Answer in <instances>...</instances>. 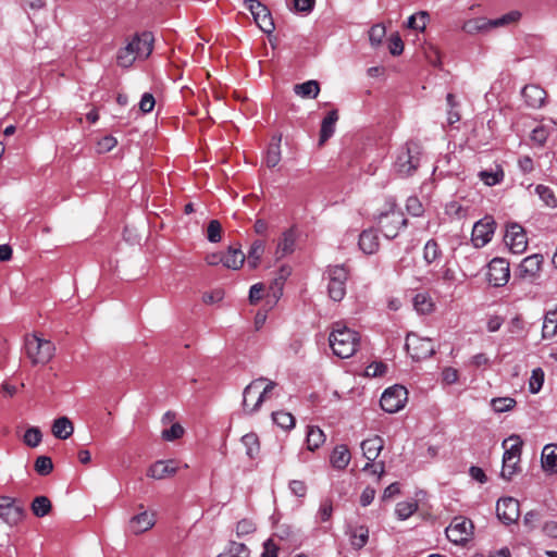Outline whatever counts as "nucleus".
Instances as JSON below:
<instances>
[{
	"instance_id": "nucleus-13",
	"label": "nucleus",
	"mask_w": 557,
	"mask_h": 557,
	"mask_svg": "<svg viewBox=\"0 0 557 557\" xmlns=\"http://www.w3.org/2000/svg\"><path fill=\"white\" fill-rule=\"evenodd\" d=\"M495 231V221L492 216H484L472 228L471 242L475 248H482L488 244Z\"/></svg>"
},
{
	"instance_id": "nucleus-17",
	"label": "nucleus",
	"mask_w": 557,
	"mask_h": 557,
	"mask_svg": "<svg viewBox=\"0 0 557 557\" xmlns=\"http://www.w3.org/2000/svg\"><path fill=\"white\" fill-rule=\"evenodd\" d=\"M24 510L11 498L0 500V519L10 527L16 525L23 519Z\"/></svg>"
},
{
	"instance_id": "nucleus-24",
	"label": "nucleus",
	"mask_w": 557,
	"mask_h": 557,
	"mask_svg": "<svg viewBox=\"0 0 557 557\" xmlns=\"http://www.w3.org/2000/svg\"><path fill=\"white\" fill-rule=\"evenodd\" d=\"M338 121L337 110H331L326 116L322 120L319 145L322 146L327 139H330L335 133V126Z\"/></svg>"
},
{
	"instance_id": "nucleus-7",
	"label": "nucleus",
	"mask_w": 557,
	"mask_h": 557,
	"mask_svg": "<svg viewBox=\"0 0 557 557\" xmlns=\"http://www.w3.org/2000/svg\"><path fill=\"white\" fill-rule=\"evenodd\" d=\"M421 148L417 143H408L397 154L395 170L401 176L411 175L420 164Z\"/></svg>"
},
{
	"instance_id": "nucleus-4",
	"label": "nucleus",
	"mask_w": 557,
	"mask_h": 557,
	"mask_svg": "<svg viewBox=\"0 0 557 557\" xmlns=\"http://www.w3.org/2000/svg\"><path fill=\"white\" fill-rule=\"evenodd\" d=\"M24 350L33 366H46L54 356L55 347L52 342L38 336L27 334L24 338Z\"/></svg>"
},
{
	"instance_id": "nucleus-53",
	"label": "nucleus",
	"mask_w": 557,
	"mask_h": 557,
	"mask_svg": "<svg viewBox=\"0 0 557 557\" xmlns=\"http://www.w3.org/2000/svg\"><path fill=\"white\" fill-rule=\"evenodd\" d=\"M184 435V428L175 422L172 423L170 429H164L161 433L162 440L166 442H173L175 440L181 438Z\"/></svg>"
},
{
	"instance_id": "nucleus-1",
	"label": "nucleus",
	"mask_w": 557,
	"mask_h": 557,
	"mask_svg": "<svg viewBox=\"0 0 557 557\" xmlns=\"http://www.w3.org/2000/svg\"><path fill=\"white\" fill-rule=\"evenodd\" d=\"M153 49V37L151 33L136 34L122 48L117 50L116 63L119 66L128 69L136 60L147 59Z\"/></svg>"
},
{
	"instance_id": "nucleus-47",
	"label": "nucleus",
	"mask_w": 557,
	"mask_h": 557,
	"mask_svg": "<svg viewBox=\"0 0 557 557\" xmlns=\"http://www.w3.org/2000/svg\"><path fill=\"white\" fill-rule=\"evenodd\" d=\"M242 443L246 447V454L249 458H255L259 454V441L255 433L244 435Z\"/></svg>"
},
{
	"instance_id": "nucleus-61",
	"label": "nucleus",
	"mask_w": 557,
	"mask_h": 557,
	"mask_svg": "<svg viewBox=\"0 0 557 557\" xmlns=\"http://www.w3.org/2000/svg\"><path fill=\"white\" fill-rule=\"evenodd\" d=\"M548 134L549 132L546 126L540 125L532 131L531 139L539 145H544L547 140Z\"/></svg>"
},
{
	"instance_id": "nucleus-36",
	"label": "nucleus",
	"mask_w": 557,
	"mask_h": 557,
	"mask_svg": "<svg viewBox=\"0 0 557 557\" xmlns=\"http://www.w3.org/2000/svg\"><path fill=\"white\" fill-rule=\"evenodd\" d=\"M443 256L442 249L435 239H429L423 248V260L431 264L438 261Z\"/></svg>"
},
{
	"instance_id": "nucleus-45",
	"label": "nucleus",
	"mask_w": 557,
	"mask_h": 557,
	"mask_svg": "<svg viewBox=\"0 0 557 557\" xmlns=\"http://www.w3.org/2000/svg\"><path fill=\"white\" fill-rule=\"evenodd\" d=\"M429 22V13L425 11H419L418 13L409 16L407 21V27L423 32L426 27V24Z\"/></svg>"
},
{
	"instance_id": "nucleus-38",
	"label": "nucleus",
	"mask_w": 557,
	"mask_h": 557,
	"mask_svg": "<svg viewBox=\"0 0 557 557\" xmlns=\"http://www.w3.org/2000/svg\"><path fill=\"white\" fill-rule=\"evenodd\" d=\"M325 442L323 431L318 426H309L307 432V447L313 451Z\"/></svg>"
},
{
	"instance_id": "nucleus-23",
	"label": "nucleus",
	"mask_w": 557,
	"mask_h": 557,
	"mask_svg": "<svg viewBox=\"0 0 557 557\" xmlns=\"http://www.w3.org/2000/svg\"><path fill=\"white\" fill-rule=\"evenodd\" d=\"M383 447L384 441L381 436L377 435L367 438L361 443L363 456L368 461H375Z\"/></svg>"
},
{
	"instance_id": "nucleus-46",
	"label": "nucleus",
	"mask_w": 557,
	"mask_h": 557,
	"mask_svg": "<svg viewBox=\"0 0 557 557\" xmlns=\"http://www.w3.org/2000/svg\"><path fill=\"white\" fill-rule=\"evenodd\" d=\"M32 510L36 517H45L51 510V502L46 496H37L32 503Z\"/></svg>"
},
{
	"instance_id": "nucleus-54",
	"label": "nucleus",
	"mask_w": 557,
	"mask_h": 557,
	"mask_svg": "<svg viewBox=\"0 0 557 557\" xmlns=\"http://www.w3.org/2000/svg\"><path fill=\"white\" fill-rule=\"evenodd\" d=\"M386 35V29L382 24L373 25L369 30V40L372 47H377L382 44Z\"/></svg>"
},
{
	"instance_id": "nucleus-48",
	"label": "nucleus",
	"mask_w": 557,
	"mask_h": 557,
	"mask_svg": "<svg viewBox=\"0 0 557 557\" xmlns=\"http://www.w3.org/2000/svg\"><path fill=\"white\" fill-rule=\"evenodd\" d=\"M418 504L414 500L400 502L396 505L395 512L400 520H406L416 512Z\"/></svg>"
},
{
	"instance_id": "nucleus-3",
	"label": "nucleus",
	"mask_w": 557,
	"mask_h": 557,
	"mask_svg": "<svg viewBox=\"0 0 557 557\" xmlns=\"http://www.w3.org/2000/svg\"><path fill=\"white\" fill-rule=\"evenodd\" d=\"M359 342L360 337L356 331L348 329L342 322L333 324L329 343L334 355L343 359L351 357L356 352Z\"/></svg>"
},
{
	"instance_id": "nucleus-42",
	"label": "nucleus",
	"mask_w": 557,
	"mask_h": 557,
	"mask_svg": "<svg viewBox=\"0 0 557 557\" xmlns=\"http://www.w3.org/2000/svg\"><path fill=\"white\" fill-rule=\"evenodd\" d=\"M535 193L545 206L553 209L557 208V197L550 187L540 184L535 187Z\"/></svg>"
},
{
	"instance_id": "nucleus-12",
	"label": "nucleus",
	"mask_w": 557,
	"mask_h": 557,
	"mask_svg": "<svg viewBox=\"0 0 557 557\" xmlns=\"http://www.w3.org/2000/svg\"><path fill=\"white\" fill-rule=\"evenodd\" d=\"M244 5L250 11L256 24L262 32L271 34L274 30L275 26L271 12L264 4L258 0H245Z\"/></svg>"
},
{
	"instance_id": "nucleus-14",
	"label": "nucleus",
	"mask_w": 557,
	"mask_h": 557,
	"mask_svg": "<svg viewBox=\"0 0 557 557\" xmlns=\"http://www.w3.org/2000/svg\"><path fill=\"white\" fill-rule=\"evenodd\" d=\"M496 515L505 524H511L518 521L520 517L519 502L513 497H504L497 500Z\"/></svg>"
},
{
	"instance_id": "nucleus-16",
	"label": "nucleus",
	"mask_w": 557,
	"mask_h": 557,
	"mask_svg": "<svg viewBox=\"0 0 557 557\" xmlns=\"http://www.w3.org/2000/svg\"><path fill=\"white\" fill-rule=\"evenodd\" d=\"M510 277L509 262L503 258H494L488 263L487 280L493 286L499 287L507 284Z\"/></svg>"
},
{
	"instance_id": "nucleus-50",
	"label": "nucleus",
	"mask_w": 557,
	"mask_h": 557,
	"mask_svg": "<svg viewBox=\"0 0 557 557\" xmlns=\"http://www.w3.org/2000/svg\"><path fill=\"white\" fill-rule=\"evenodd\" d=\"M42 440V434L39 428L30 426L25 431L23 436V442L26 446L35 448L37 447Z\"/></svg>"
},
{
	"instance_id": "nucleus-18",
	"label": "nucleus",
	"mask_w": 557,
	"mask_h": 557,
	"mask_svg": "<svg viewBox=\"0 0 557 557\" xmlns=\"http://www.w3.org/2000/svg\"><path fill=\"white\" fill-rule=\"evenodd\" d=\"M505 242L513 253H522L528 246V240L523 228L520 225H510L505 235Z\"/></svg>"
},
{
	"instance_id": "nucleus-63",
	"label": "nucleus",
	"mask_w": 557,
	"mask_h": 557,
	"mask_svg": "<svg viewBox=\"0 0 557 557\" xmlns=\"http://www.w3.org/2000/svg\"><path fill=\"white\" fill-rule=\"evenodd\" d=\"M386 370L387 367L383 362H372L366 368V375L371 377L381 376Z\"/></svg>"
},
{
	"instance_id": "nucleus-39",
	"label": "nucleus",
	"mask_w": 557,
	"mask_h": 557,
	"mask_svg": "<svg viewBox=\"0 0 557 557\" xmlns=\"http://www.w3.org/2000/svg\"><path fill=\"white\" fill-rule=\"evenodd\" d=\"M413 307L419 313L428 314L433 311L434 304L428 294L419 293L413 297Z\"/></svg>"
},
{
	"instance_id": "nucleus-15",
	"label": "nucleus",
	"mask_w": 557,
	"mask_h": 557,
	"mask_svg": "<svg viewBox=\"0 0 557 557\" xmlns=\"http://www.w3.org/2000/svg\"><path fill=\"white\" fill-rule=\"evenodd\" d=\"M543 261V256L539 253L525 257L518 267V277L528 282H534L540 276Z\"/></svg>"
},
{
	"instance_id": "nucleus-31",
	"label": "nucleus",
	"mask_w": 557,
	"mask_h": 557,
	"mask_svg": "<svg viewBox=\"0 0 557 557\" xmlns=\"http://www.w3.org/2000/svg\"><path fill=\"white\" fill-rule=\"evenodd\" d=\"M245 261V255L240 249L230 247L226 253H223L222 264L232 270H238Z\"/></svg>"
},
{
	"instance_id": "nucleus-29",
	"label": "nucleus",
	"mask_w": 557,
	"mask_h": 557,
	"mask_svg": "<svg viewBox=\"0 0 557 557\" xmlns=\"http://www.w3.org/2000/svg\"><path fill=\"white\" fill-rule=\"evenodd\" d=\"M74 432L73 423L66 417H60L52 424V434L60 440L69 438Z\"/></svg>"
},
{
	"instance_id": "nucleus-8",
	"label": "nucleus",
	"mask_w": 557,
	"mask_h": 557,
	"mask_svg": "<svg viewBox=\"0 0 557 557\" xmlns=\"http://www.w3.org/2000/svg\"><path fill=\"white\" fill-rule=\"evenodd\" d=\"M327 292L331 299L341 301L346 295L348 271L344 265L329 267L326 270Z\"/></svg>"
},
{
	"instance_id": "nucleus-62",
	"label": "nucleus",
	"mask_w": 557,
	"mask_h": 557,
	"mask_svg": "<svg viewBox=\"0 0 557 557\" xmlns=\"http://www.w3.org/2000/svg\"><path fill=\"white\" fill-rule=\"evenodd\" d=\"M388 50L393 55H399L404 50V42L398 34L388 39Z\"/></svg>"
},
{
	"instance_id": "nucleus-57",
	"label": "nucleus",
	"mask_w": 557,
	"mask_h": 557,
	"mask_svg": "<svg viewBox=\"0 0 557 557\" xmlns=\"http://www.w3.org/2000/svg\"><path fill=\"white\" fill-rule=\"evenodd\" d=\"M407 211L413 216H420L423 213V207L418 197L411 196L406 201Z\"/></svg>"
},
{
	"instance_id": "nucleus-25",
	"label": "nucleus",
	"mask_w": 557,
	"mask_h": 557,
	"mask_svg": "<svg viewBox=\"0 0 557 557\" xmlns=\"http://www.w3.org/2000/svg\"><path fill=\"white\" fill-rule=\"evenodd\" d=\"M359 248L367 255H373L379 250L380 243L374 230H364L359 236Z\"/></svg>"
},
{
	"instance_id": "nucleus-5",
	"label": "nucleus",
	"mask_w": 557,
	"mask_h": 557,
	"mask_svg": "<svg viewBox=\"0 0 557 557\" xmlns=\"http://www.w3.org/2000/svg\"><path fill=\"white\" fill-rule=\"evenodd\" d=\"M375 219L383 235L388 239L395 238L407 223L404 213L394 201L386 202L385 209L380 211Z\"/></svg>"
},
{
	"instance_id": "nucleus-28",
	"label": "nucleus",
	"mask_w": 557,
	"mask_h": 557,
	"mask_svg": "<svg viewBox=\"0 0 557 557\" xmlns=\"http://www.w3.org/2000/svg\"><path fill=\"white\" fill-rule=\"evenodd\" d=\"M348 535L351 546L355 549H361L368 543L369 529L366 525H357L350 528Z\"/></svg>"
},
{
	"instance_id": "nucleus-59",
	"label": "nucleus",
	"mask_w": 557,
	"mask_h": 557,
	"mask_svg": "<svg viewBox=\"0 0 557 557\" xmlns=\"http://www.w3.org/2000/svg\"><path fill=\"white\" fill-rule=\"evenodd\" d=\"M256 530L255 523L249 519H242L237 522L236 525V534L238 536H244L253 533Z\"/></svg>"
},
{
	"instance_id": "nucleus-35",
	"label": "nucleus",
	"mask_w": 557,
	"mask_h": 557,
	"mask_svg": "<svg viewBox=\"0 0 557 557\" xmlns=\"http://www.w3.org/2000/svg\"><path fill=\"white\" fill-rule=\"evenodd\" d=\"M522 18V12L519 10H511L499 17L492 18L495 28L509 27L517 25Z\"/></svg>"
},
{
	"instance_id": "nucleus-11",
	"label": "nucleus",
	"mask_w": 557,
	"mask_h": 557,
	"mask_svg": "<svg viewBox=\"0 0 557 557\" xmlns=\"http://www.w3.org/2000/svg\"><path fill=\"white\" fill-rule=\"evenodd\" d=\"M405 346L414 360L426 359L435 352L433 342L428 337H420L416 333L407 335Z\"/></svg>"
},
{
	"instance_id": "nucleus-49",
	"label": "nucleus",
	"mask_w": 557,
	"mask_h": 557,
	"mask_svg": "<svg viewBox=\"0 0 557 557\" xmlns=\"http://www.w3.org/2000/svg\"><path fill=\"white\" fill-rule=\"evenodd\" d=\"M517 401L511 397H497L491 400L493 410L497 413L507 412L516 406Z\"/></svg>"
},
{
	"instance_id": "nucleus-34",
	"label": "nucleus",
	"mask_w": 557,
	"mask_h": 557,
	"mask_svg": "<svg viewBox=\"0 0 557 557\" xmlns=\"http://www.w3.org/2000/svg\"><path fill=\"white\" fill-rule=\"evenodd\" d=\"M294 91L301 98L314 99L320 92V85L317 81H307L302 84L295 85Z\"/></svg>"
},
{
	"instance_id": "nucleus-20",
	"label": "nucleus",
	"mask_w": 557,
	"mask_h": 557,
	"mask_svg": "<svg viewBox=\"0 0 557 557\" xmlns=\"http://www.w3.org/2000/svg\"><path fill=\"white\" fill-rule=\"evenodd\" d=\"M178 467L174 459L158 460L147 470V476L154 480H162L176 473Z\"/></svg>"
},
{
	"instance_id": "nucleus-60",
	"label": "nucleus",
	"mask_w": 557,
	"mask_h": 557,
	"mask_svg": "<svg viewBox=\"0 0 557 557\" xmlns=\"http://www.w3.org/2000/svg\"><path fill=\"white\" fill-rule=\"evenodd\" d=\"M333 512V505L330 499H324L320 504L318 517L322 522L329 521Z\"/></svg>"
},
{
	"instance_id": "nucleus-56",
	"label": "nucleus",
	"mask_w": 557,
	"mask_h": 557,
	"mask_svg": "<svg viewBox=\"0 0 557 557\" xmlns=\"http://www.w3.org/2000/svg\"><path fill=\"white\" fill-rule=\"evenodd\" d=\"M222 225L218 220H211L207 228V238L210 243H219L221 240Z\"/></svg>"
},
{
	"instance_id": "nucleus-32",
	"label": "nucleus",
	"mask_w": 557,
	"mask_h": 557,
	"mask_svg": "<svg viewBox=\"0 0 557 557\" xmlns=\"http://www.w3.org/2000/svg\"><path fill=\"white\" fill-rule=\"evenodd\" d=\"M281 140H282L281 135L277 137H274L267 150L264 162L268 168H274L281 161Z\"/></svg>"
},
{
	"instance_id": "nucleus-41",
	"label": "nucleus",
	"mask_w": 557,
	"mask_h": 557,
	"mask_svg": "<svg viewBox=\"0 0 557 557\" xmlns=\"http://www.w3.org/2000/svg\"><path fill=\"white\" fill-rule=\"evenodd\" d=\"M504 171L500 166H496V169L494 171H481L479 173V177L481 178V181L487 185V186H495L497 184H499L500 182H503L504 180Z\"/></svg>"
},
{
	"instance_id": "nucleus-55",
	"label": "nucleus",
	"mask_w": 557,
	"mask_h": 557,
	"mask_svg": "<svg viewBox=\"0 0 557 557\" xmlns=\"http://www.w3.org/2000/svg\"><path fill=\"white\" fill-rule=\"evenodd\" d=\"M53 469V463L50 457L39 456L35 460V470L40 475H48Z\"/></svg>"
},
{
	"instance_id": "nucleus-44",
	"label": "nucleus",
	"mask_w": 557,
	"mask_h": 557,
	"mask_svg": "<svg viewBox=\"0 0 557 557\" xmlns=\"http://www.w3.org/2000/svg\"><path fill=\"white\" fill-rule=\"evenodd\" d=\"M216 557H249V549L243 543L231 542L227 548Z\"/></svg>"
},
{
	"instance_id": "nucleus-58",
	"label": "nucleus",
	"mask_w": 557,
	"mask_h": 557,
	"mask_svg": "<svg viewBox=\"0 0 557 557\" xmlns=\"http://www.w3.org/2000/svg\"><path fill=\"white\" fill-rule=\"evenodd\" d=\"M557 334V324L552 321V318L545 314L542 327L543 338H553Z\"/></svg>"
},
{
	"instance_id": "nucleus-22",
	"label": "nucleus",
	"mask_w": 557,
	"mask_h": 557,
	"mask_svg": "<svg viewBox=\"0 0 557 557\" xmlns=\"http://www.w3.org/2000/svg\"><path fill=\"white\" fill-rule=\"evenodd\" d=\"M522 97L528 107L539 109L544 104L546 91L537 85H527L522 89Z\"/></svg>"
},
{
	"instance_id": "nucleus-19",
	"label": "nucleus",
	"mask_w": 557,
	"mask_h": 557,
	"mask_svg": "<svg viewBox=\"0 0 557 557\" xmlns=\"http://www.w3.org/2000/svg\"><path fill=\"white\" fill-rule=\"evenodd\" d=\"M461 29L470 36L486 35L494 29L493 20L484 16L472 17L463 22Z\"/></svg>"
},
{
	"instance_id": "nucleus-33",
	"label": "nucleus",
	"mask_w": 557,
	"mask_h": 557,
	"mask_svg": "<svg viewBox=\"0 0 557 557\" xmlns=\"http://www.w3.org/2000/svg\"><path fill=\"white\" fill-rule=\"evenodd\" d=\"M289 274L290 270L288 268L283 267L280 270V275L271 284L268 297L271 296L274 302H276L282 296L284 282L289 276Z\"/></svg>"
},
{
	"instance_id": "nucleus-30",
	"label": "nucleus",
	"mask_w": 557,
	"mask_h": 557,
	"mask_svg": "<svg viewBox=\"0 0 557 557\" xmlns=\"http://www.w3.org/2000/svg\"><path fill=\"white\" fill-rule=\"evenodd\" d=\"M296 235L293 230L283 233L276 248L277 258H283L294 251Z\"/></svg>"
},
{
	"instance_id": "nucleus-51",
	"label": "nucleus",
	"mask_w": 557,
	"mask_h": 557,
	"mask_svg": "<svg viewBox=\"0 0 557 557\" xmlns=\"http://www.w3.org/2000/svg\"><path fill=\"white\" fill-rule=\"evenodd\" d=\"M315 0H286V4L295 12L310 13L314 8Z\"/></svg>"
},
{
	"instance_id": "nucleus-43",
	"label": "nucleus",
	"mask_w": 557,
	"mask_h": 557,
	"mask_svg": "<svg viewBox=\"0 0 557 557\" xmlns=\"http://www.w3.org/2000/svg\"><path fill=\"white\" fill-rule=\"evenodd\" d=\"M273 422L283 430H290L295 426V418L290 412L280 410L272 413Z\"/></svg>"
},
{
	"instance_id": "nucleus-37",
	"label": "nucleus",
	"mask_w": 557,
	"mask_h": 557,
	"mask_svg": "<svg viewBox=\"0 0 557 557\" xmlns=\"http://www.w3.org/2000/svg\"><path fill=\"white\" fill-rule=\"evenodd\" d=\"M264 242L262 240H255L251 246H250V249L248 251V256H247V264L249 268L251 269H256L261 260V257L264 252Z\"/></svg>"
},
{
	"instance_id": "nucleus-40",
	"label": "nucleus",
	"mask_w": 557,
	"mask_h": 557,
	"mask_svg": "<svg viewBox=\"0 0 557 557\" xmlns=\"http://www.w3.org/2000/svg\"><path fill=\"white\" fill-rule=\"evenodd\" d=\"M469 209V207H463L459 201L453 200L446 203L445 213L451 219L461 220L468 216Z\"/></svg>"
},
{
	"instance_id": "nucleus-52",
	"label": "nucleus",
	"mask_w": 557,
	"mask_h": 557,
	"mask_svg": "<svg viewBox=\"0 0 557 557\" xmlns=\"http://www.w3.org/2000/svg\"><path fill=\"white\" fill-rule=\"evenodd\" d=\"M544 383V371L541 368L532 370L531 377L529 380V391L532 394H537Z\"/></svg>"
},
{
	"instance_id": "nucleus-2",
	"label": "nucleus",
	"mask_w": 557,
	"mask_h": 557,
	"mask_svg": "<svg viewBox=\"0 0 557 557\" xmlns=\"http://www.w3.org/2000/svg\"><path fill=\"white\" fill-rule=\"evenodd\" d=\"M276 383L267 377H258L250 382L243 393V410L247 414L257 412L262 404L269 399Z\"/></svg>"
},
{
	"instance_id": "nucleus-64",
	"label": "nucleus",
	"mask_w": 557,
	"mask_h": 557,
	"mask_svg": "<svg viewBox=\"0 0 557 557\" xmlns=\"http://www.w3.org/2000/svg\"><path fill=\"white\" fill-rule=\"evenodd\" d=\"M154 98L151 94H144L141 99H140V102H139V109L141 110V112L144 113H149L152 111L153 107H154Z\"/></svg>"
},
{
	"instance_id": "nucleus-27",
	"label": "nucleus",
	"mask_w": 557,
	"mask_h": 557,
	"mask_svg": "<svg viewBox=\"0 0 557 557\" xmlns=\"http://www.w3.org/2000/svg\"><path fill=\"white\" fill-rule=\"evenodd\" d=\"M542 467L545 472L557 473V444H547L542 450Z\"/></svg>"
},
{
	"instance_id": "nucleus-6",
	"label": "nucleus",
	"mask_w": 557,
	"mask_h": 557,
	"mask_svg": "<svg viewBox=\"0 0 557 557\" xmlns=\"http://www.w3.org/2000/svg\"><path fill=\"white\" fill-rule=\"evenodd\" d=\"M523 442L521 441L519 435H510L503 442V447L505 448V453L503 456V467L500 476L504 480L510 481L512 476L519 470V461L521 456Z\"/></svg>"
},
{
	"instance_id": "nucleus-9",
	"label": "nucleus",
	"mask_w": 557,
	"mask_h": 557,
	"mask_svg": "<svg viewBox=\"0 0 557 557\" xmlns=\"http://www.w3.org/2000/svg\"><path fill=\"white\" fill-rule=\"evenodd\" d=\"M407 400L408 392L406 387L395 384L383 392L380 405L384 411L395 413L405 407Z\"/></svg>"
},
{
	"instance_id": "nucleus-10",
	"label": "nucleus",
	"mask_w": 557,
	"mask_h": 557,
	"mask_svg": "<svg viewBox=\"0 0 557 557\" xmlns=\"http://www.w3.org/2000/svg\"><path fill=\"white\" fill-rule=\"evenodd\" d=\"M448 541L456 545L466 544L473 534L471 520L463 517H455L445 530Z\"/></svg>"
},
{
	"instance_id": "nucleus-26",
	"label": "nucleus",
	"mask_w": 557,
	"mask_h": 557,
	"mask_svg": "<svg viewBox=\"0 0 557 557\" xmlns=\"http://www.w3.org/2000/svg\"><path fill=\"white\" fill-rule=\"evenodd\" d=\"M351 455L347 445L341 444L334 447L330 461L331 465L338 470H344L350 462Z\"/></svg>"
},
{
	"instance_id": "nucleus-21",
	"label": "nucleus",
	"mask_w": 557,
	"mask_h": 557,
	"mask_svg": "<svg viewBox=\"0 0 557 557\" xmlns=\"http://www.w3.org/2000/svg\"><path fill=\"white\" fill-rule=\"evenodd\" d=\"M156 524V515L153 511L143 510L129 520V531L136 535L141 534Z\"/></svg>"
}]
</instances>
